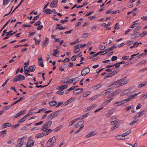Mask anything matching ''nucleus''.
<instances>
[{
  "label": "nucleus",
  "instance_id": "c03bdc74",
  "mask_svg": "<svg viewBox=\"0 0 147 147\" xmlns=\"http://www.w3.org/2000/svg\"><path fill=\"white\" fill-rule=\"evenodd\" d=\"M117 82L116 81H115V82H112L111 83H110V84L109 85V86H113V85H114V87H115V85L116 84H117Z\"/></svg>",
  "mask_w": 147,
  "mask_h": 147
},
{
  "label": "nucleus",
  "instance_id": "1a4fd4ad",
  "mask_svg": "<svg viewBox=\"0 0 147 147\" xmlns=\"http://www.w3.org/2000/svg\"><path fill=\"white\" fill-rule=\"evenodd\" d=\"M57 0H54L52 1L50 4V6L52 8H55L57 7Z\"/></svg>",
  "mask_w": 147,
  "mask_h": 147
},
{
  "label": "nucleus",
  "instance_id": "69168bd1",
  "mask_svg": "<svg viewBox=\"0 0 147 147\" xmlns=\"http://www.w3.org/2000/svg\"><path fill=\"white\" fill-rule=\"evenodd\" d=\"M81 24L82 23L80 22H77L75 25V28H76L79 26H80Z\"/></svg>",
  "mask_w": 147,
  "mask_h": 147
},
{
  "label": "nucleus",
  "instance_id": "e433bc0d",
  "mask_svg": "<svg viewBox=\"0 0 147 147\" xmlns=\"http://www.w3.org/2000/svg\"><path fill=\"white\" fill-rule=\"evenodd\" d=\"M140 93H135L134 94L131 95L130 96V97L131 98V99L134 98L137 95H138Z\"/></svg>",
  "mask_w": 147,
  "mask_h": 147
},
{
  "label": "nucleus",
  "instance_id": "4be33fe9",
  "mask_svg": "<svg viewBox=\"0 0 147 147\" xmlns=\"http://www.w3.org/2000/svg\"><path fill=\"white\" fill-rule=\"evenodd\" d=\"M89 115V113H87L86 114H85L81 116L79 119L77 118L76 119H84L85 117H87Z\"/></svg>",
  "mask_w": 147,
  "mask_h": 147
},
{
  "label": "nucleus",
  "instance_id": "393cba45",
  "mask_svg": "<svg viewBox=\"0 0 147 147\" xmlns=\"http://www.w3.org/2000/svg\"><path fill=\"white\" fill-rule=\"evenodd\" d=\"M113 90V89L112 88H109L104 91L105 94H109Z\"/></svg>",
  "mask_w": 147,
  "mask_h": 147
},
{
  "label": "nucleus",
  "instance_id": "4468645a",
  "mask_svg": "<svg viewBox=\"0 0 147 147\" xmlns=\"http://www.w3.org/2000/svg\"><path fill=\"white\" fill-rule=\"evenodd\" d=\"M83 90V89L82 88H78L74 90L73 91V93L74 94H76L80 92L82 90Z\"/></svg>",
  "mask_w": 147,
  "mask_h": 147
},
{
  "label": "nucleus",
  "instance_id": "f8f14e48",
  "mask_svg": "<svg viewBox=\"0 0 147 147\" xmlns=\"http://www.w3.org/2000/svg\"><path fill=\"white\" fill-rule=\"evenodd\" d=\"M26 112V110H24L21 111L19 113L17 114L15 116H14V118H16L20 115H23Z\"/></svg>",
  "mask_w": 147,
  "mask_h": 147
},
{
  "label": "nucleus",
  "instance_id": "20e7f679",
  "mask_svg": "<svg viewBox=\"0 0 147 147\" xmlns=\"http://www.w3.org/2000/svg\"><path fill=\"white\" fill-rule=\"evenodd\" d=\"M25 79V77L22 75H18L15 76L13 80V82L14 83L19 81H22Z\"/></svg>",
  "mask_w": 147,
  "mask_h": 147
},
{
  "label": "nucleus",
  "instance_id": "09e8293b",
  "mask_svg": "<svg viewBox=\"0 0 147 147\" xmlns=\"http://www.w3.org/2000/svg\"><path fill=\"white\" fill-rule=\"evenodd\" d=\"M113 65V67L115 66V68L116 69L117 68H118V67L120 66V65L119 64V63H115L114 65Z\"/></svg>",
  "mask_w": 147,
  "mask_h": 147
},
{
  "label": "nucleus",
  "instance_id": "680f3d73",
  "mask_svg": "<svg viewBox=\"0 0 147 147\" xmlns=\"http://www.w3.org/2000/svg\"><path fill=\"white\" fill-rule=\"evenodd\" d=\"M76 59V55H74L72 56L71 57V60L73 61H75Z\"/></svg>",
  "mask_w": 147,
  "mask_h": 147
},
{
  "label": "nucleus",
  "instance_id": "412c9836",
  "mask_svg": "<svg viewBox=\"0 0 147 147\" xmlns=\"http://www.w3.org/2000/svg\"><path fill=\"white\" fill-rule=\"evenodd\" d=\"M95 107H96V106L94 105H91L85 109L84 111H87L91 109H92L94 108Z\"/></svg>",
  "mask_w": 147,
  "mask_h": 147
},
{
  "label": "nucleus",
  "instance_id": "de8ad7c7",
  "mask_svg": "<svg viewBox=\"0 0 147 147\" xmlns=\"http://www.w3.org/2000/svg\"><path fill=\"white\" fill-rule=\"evenodd\" d=\"M117 47L115 45H113V46L109 48V51H113L114 49L115 48Z\"/></svg>",
  "mask_w": 147,
  "mask_h": 147
},
{
  "label": "nucleus",
  "instance_id": "7c9ffc66",
  "mask_svg": "<svg viewBox=\"0 0 147 147\" xmlns=\"http://www.w3.org/2000/svg\"><path fill=\"white\" fill-rule=\"evenodd\" d=\"M29 71L31 72H33L35 70V67L34 66H31L29 67Z\"/></svg>",
  "mask_w": 147,
  "mask_h": 147
},
{
  "label": "nucleus",
  "instance_id": "9b49d317",
  "mask_svg": "<svg viewBox=\"0 0 147 147\" xmlns=\"http://www.w3.org/2000/svg\"><path fill=\"white\" fill-rule=\"evenodd\" d=\"M45 12H46V14H50L52 13H57L55 9L51 10L49 9H47L45 10Z\"/></svg>",
  "mask_w": 147,
  "mask_h": 147
},
{
  "label": "nucleus",
  "instance_id": "a878e982",
  "mask_svg": "<svg viewBox=\"0 0 147 147\" xmlns=\"http://www.w3.org/2000/svg\"><path fill=\"white\" fill-rule=\"evenodd\" d=\"M117 139L119 140H125V138H124L123 136H122V134L121 135H118L117 136Z\"/></svg>",
  "mask_w": 147,
  "mask_h": 147
},
{
  "label": "nucleus",
  "instance_id": "c9c22d12",
  "mask_svg": "<svg viewBox=\"0 0 147 147\" xmlns=\"http://www.w3.org/2000/svg\"><path fill=\"white\" fill-rule=\"evenodd\" d=\"M141 28L140 26H138L133 29V32H137L138 30Z\"/></svg>",
  "mask_w": 147,
  "mask_h": 147
},
{
  "label": "nucleus",
  "instance_id": "7ed1b4c3",
  "mask_svg": "<svg viewBox=\"0 0 147 147\" xmlns=\"http://www.w3.org/2000/svg\"><path fill=\"white\" fill-rule=\"evenodd\" d=\"M56 137L54 136L49 139L47 142V147H50L52 146L56 141Z\"/></svg>",
  "mask_w": 147,
  "mask_h": 147
},
{
  "label": "nucleus",
  "instance_id": "c756f323",
  "mask_svg": "<svg viewBox=\"0 0 147 147\" xmlns=\"http://www.w3.org/2000/svg\"><path fill=\"white\" fill-rule=\"evenodd\" d=\"M10 21V20H8L7 22L4 25L3 27L0 30V33L6 27V26L8 25L9 24V21Z\"/></svg>",
  "mask_w": 147,
  "mask_h": 147
},
{
  "label": "nucleus",
  "instance_id": "774afa93",
  "mask_svg": "<svg viewBox=\"0 0 147 147\" xmlns=\"http://www.w3.org/2000/svg\"><path fill=\"white\" fill-rule=\"evenodd\" d=\"M132 145L128 143H127L125 144V146L126 147H132Z\"/></svg>",
  "mask_w": 147,
  "mask_h": 147
},
{
  "label": "nucleus",
  "instance_id": "13d9d810",
  "mask_svg": "<svg viewBox=\"0 0 147 147\" xmlns=\"http://www.w3.org/2000/svg\"><path fill=\"white\" fill-rule=\"evenodd\" d=\"M41 24V22L40 21H38L34 24V25L35 26H38L40 25Z\"/></svg>",
  "mask_w": 147,
  "mask_h": 147
},
{
  "label": "nucleus",
  "instance_id": "c85d7f7f",
  "mask_svg": "<svg viewBox=\"0 0 147 147\" xmlns=\"http://www.w3.org/2000/svg\"><path fill=\"white\" fill-rule=\"evenodd\" d=\"M131 130H128L127 131H126V132L123 133L122 134V136H123L124 137L127 136L131 132Z\"/></svg>",
  "mask_w": 147,
  "mask_h": 147
},
{
  "label": "nucleus",
  "instance_id": "8fccbe9b",
  "mask_svg": "<svg viewBox=\"0 0 147 147\" xmlns=\"http://www.w3.org/2000/svg\"><path fill=\"white\" fill-rule=\"evenodd\" d=\"M39 16L40 14H39L37 16L34 17L33 19H32V20L33 21H36V20L37 19H38L39 18Z\"/></svg>",
  "mask_w": 147,
  "mask_h": 147
},
{
  "label": "nucleus",
  "instance_id": "dca6fc26",
  "mask_svg": "<svg viewBox=\"0 0 147 147\" xmlns=\"http://www.w3.org/2000/svg\"><path fill=\"white\" fill-rule=\"evenodd\" d=\"M49 104L50 106L53 107L57 104V102L56 100H52L49 102Z\"/></svg>",
  "mask_w": 147,
  "mask_h": 147
},
{
  "label": "nucleus",
  "instance_id": "cd10ccee",
  "mask_svg": "<svg viewBox=\"0 0 147 147\" xmlns=\"http://www.w3.org/2000/svg\"><path fill=\"white\" fill-rule=\"evenodd\" d=\"M122 104L121 101L116 102L114 103L113 104V105L115 107H117L119 106H121L122 105Z\"/></svg>",
  "mask_w": 147,
  "mask_h": 147
},
{
  "label": "nucleus",
  "instance_id": "f3484780",
  "mask_svg": "<svg viewBox=\"0 0 147 147\" xmlns=\"http://www.w3.org/2000/svg\"><path fill=\"white\" fill-rule=\"evenodd\" d=\"M13 32L12 30H10L9 32H7L6 33V34L5 35L6 37L3 38V40H5L8 38H9V37L8 36H11L12 35L11 32Z\"/></svg>",
  "mask_w": 147,
  "mask_h": 147
},
{
  "label": "nucleus",
  "instance_id": "338daca9",
  "mask_svg": "<svg viewBox=\"0 0 147 147\" xmlns=\"http://www.w3.org/2000/svg\"><path fill=\"white\" fill-rule=\"evenodd\" d=\"M92 136H93L96 135L97 134V133L95 131H92L90 132Z\"/></svg>",
  "mask_w": 147,
  "mask_h": 147
},
{
  "label": "nucleus",
  "instance_id": "423d86ee",
  "mask_svg": "<svg viewBox=\"0 0 147 147\" xmlns=\"http://www.w3.org/2000/svg\"><path fill=\"white\" fill-rule=\"evenodd\" d=\"M90 71V69L88 67H86L82 69L81 71V74L82 76L86 75L89 73Z\"/></svg>",
  "mask_w": 147,
  "mask_h": 147
},
{
  "label": "nucleus",
  "instance_id": "f03ea898",
  "mask_svg": "<svg viewBox=\"0 0 147 147\" xmlns=\"http://www.w3.org/2000/svg\"><path fill=\"white\" fill-rule=\"evenodd\" d=\"M126 77L123 78L120 80H118L117 82V84L115 85V87H118L122 86L127 83V81L126 80Z\"/></svg>",
  "mask_w": 147,
  "mask_h": 147
},
{
  "label": "nucleus",
  "instance_id": "6e6d98bb",
  "mask_svg": "<svg viewBox=\"0 0 147 147\" xmlns=\"http://www.w3.org/2000/svg\"><path fill=\"white\" fill-rule=\"evenodd\" d=\"M20 125V124H18L16 125H13L12 126L11 128L14 129Z\"/></svg>",
  "mask_w": 147,
  "mask_h": 147
},
{
  "label": "nucleus",
  "instance_id": "864d4df0",
  "mask_svg": "<svg viewBox=\"0 0 147 147\" xmlns=\"http://www.w3.org/2000/svg\"><path fill=\"white\" fill-rule=\"evenodd\" d=\"M117 59V57L116 56H113L111 58V60L113 61L116 60Z\"/></svg>",
  "mask_w": 147,
  "mask_h": 147
},
{
  "label": "nucleus",
  "instance_id": "b1692460",
  "mask_svg": "<svg viewBox=\"0 0 147 147\" xmlns=\"http://www.w3.org/2000/svg\"><path fill=\"white\" fill-rule=\"evenodd\" d=\"M0 136L1 137H4L7 134V131L4 130L0 132Z\"/></svg>",
  "mask_w": 147,
  "mask_h": 147
},
{
  "label": "nucleus",
  "instance_id": "603ef678",
  "mask_svg": "<svg viewBox=\"0 0 147 147\" xmlns=\"http://www.w3.org/2000/svg\"><path fill=\"white\" fill-rule=\"evenodd\" d=\"M67 81L66 82V84H70L72 82H73V80L72 79V78L70 79H69L68 80H67Z\"/></svg>",
  "mask_w": 147,
  "mask_h": 147
},
{
  "label": "nucleus",
  "instance_id": "473e14b6",
  "mask_svg": "<svg viewBox=\"0 0 147 147\" xmlns=\"http://www.w3.org/2000/svg\"><path fill=\"white\" fill-rule=\"evenodd\" d=\"M24 69L25 71L24 73L25 74H27V73H29L30 72L29 70L27 69V66L25 65L24 66Z\"/></svg>",
  "mask_w": 147,
  "mask_h": 147
},
{
  "label": "nucleus",
  "instance_id": "6ab92c4d",
  "mask_svg": "<svg viewBox=\"0 0 147 147\" xmlns=\"http://www.w3.org/2000/svg\"><path fill=\"white\" fill-rule=\"evenodd\" d=\"M74 98H71L67 101H66L64 103L65 105L66 106L70 103L72 101L74 100Z\"/></svg>",
  "mask_w": 147,
  "mask_h": 147
},
{
  "label": "nucleus",
  "instance_id": "9d476101",
  "mask_svg": "<svg viewBox=\"0 0 147 147\" xmlns=\"http://www.w3.org/2000/svg\"><path fill=\"white\" fill-rule=\"evenodd\" d=\"M49 42V38L46 37L45 40L42 42V46L43 47H45V46L47 45Z\"/></svg>",
  "mask_w": 147,
  "mask_h": 147
},
{
  "label": "nucleus",
  "instance_id": "5fc2aeb1",
  "mask_svg": "<svg viewBox=\"0 0 147 147\" xmlns=\"http://www.w3.org/2000/svg\"><path fill=\"white\" fill-rule=\"evenodd\" d=\"M137 122V120H134L133 121L131 122L130 124L129 125H133V124L136 123Z\"/></svg>",
  "mask_w": 147,
  "mask_h": 147
},
{
  "label": "nucleus",
  "instance_id": "a19ab883",
  "mask_svg": "<svg viewBox=\"0 0 147 147\" xmlns=\"http://www.w3.org/2000/svg\"><path fill=\"white\" fill-rule=\"evenodd\" d=\"M73 80V82H75L76 83L77 82H78L79 79V78L78 77H76L74 78H72Z\"/></svg>",
  "mask_w": 147,
  "mask_h": 147
},
{
  "label": "nucleus",
  "instance_id": "49530a36",
  "mask_svg": "<svg viewBox=\"0 0 147 147\" xmlns=\"http://www.w3.org/2000/svg\"><path fill=\"white\" fill-rule=\"evenodd\" d=\"M14 140L13 139L9 140L7 142V143L8 144H10L12 143H13Z\"/></svg>",
  "mask_w": 147,
  "mask_h": 147
},
{
  "label": "nucleus",
  "instance_id": "bb28decb",
  "mask_svg": "<svg viewBox=\"0 0 147 147\" xmlns=\"http://www.w3.org/2000/svg\"><path fill=\"white\" fill-rule=\"evenodd\" d=\"M91 93V92L90 91H87L84 92L82 94V96L84 97H86L90 95Z\"/></svg>",
  "mask_w": 147,
  "mask_h": 147
},
{
  "label": "nucleus",
  "instance_id": "bf43d9fd",
  "mask_svg": "<svg viewBox=\"0 0 147 147\" xmlns=\"http://www.w3.org/2000/svg\"><path fill=\"white\" fill-rule=\"evenodd\" d=\"M43 27V26L42 25H39L37 27L36 29L38 30H41L42 28Z\"/></svg>",
  "mask_w": 147,
  "mask_h": 147
},
{
  "label": "nucleus",
  "instance_id": "37998d69",
  "mask_svg": "<svg viewBox=\"0 0 147 147\" xmlns=\"http://www.w3.org/2000/svg\"><path fill=\"white\" fill-rule=\"evenodd\" d=\"M119 124H116V125L113 126L111 128V129L112 130V131L114 129H115L118 127L119 126Z\"/></svg>",
  "mask_w": 147,
  "mask_h": 147
},
{
  "label": "nucleus",
  "instance_id": "3c124183",
  "mask_svg": "<svg viewBox=\"0 0 147 147\" xmlns=\"http://www.w3.org/2000/svg\"><path fill=\"white\" fill-rule=\"evenodd\" d=\"M113 99V98H110L109 100H107L105 102L106 103L105 104V105L107 104L110 102Z\"/></svg>",
  "mask_w": 147,
  "mask_h": 147
},
{
  "label": "nucleus",
  "instance_id": "4d7b16f0",
  "mask_svg": "<svg viewBox=\"0 0 147 147\" xmlns=\"http://www.w3.org/2000/svg\"><path fill=\"white\" fill-rule=\"evenodd\" d=\"M118 122L117 120H115L113 121H112L111 122L110 124L111 125H113L117 123Z\"/></svg>",
  "mask_w": 147,
  "mask_h": 147
},
{
  "label": "nucleus",
  "instance_id": "72a5a7b5",
  "mask_svg": "<svg viewBox=\"0 0 147 147\" xmlns=\"http://www.w3.org/2000/svg\"><path fill=\"white\" fill-rule=\"evenodd\" d=\"M134 107L133 105H131L130 106H129L125 108V110L127 111H129L131 109L133 108Z\"/></svg>",
  "mask_w": 147,
  "mask_h": 147
},
{
  "label": "nucleus",
  "instance_id": "4c0bfd02",
  "mask_svg": "<svg viewBox=\"0 0 147 147\" xmlns=\"http://www.w3.org/2000/svg\"><path fill=\"white\" fill-rule=\"evenodd\" d=\"M10 2V0H3V5H6L8 4Z\"/></svg>",
  "mask_w": 147,
  "mask_h": 147
},
{
  "label": "nucleus",
  "instance_id": "a211bd4d",
  "mask_svg": "<svg viewBox=\"0 0 147 147\" xmlns=\"http://www.w3.org/2000/svg\"><path fill=\"white\" fill-rule=\"evenodd\" d=\"M45 136V131L43 132L42 133H38L36 134L35 136V137L37 138H40Z\"/></svg>",
  "mask_w": 147,
  "mask_h": 147
},
{
  "label": "nucleus",
  "instance_id": "2f4dec72",
  "mask_svg": "<svg viewBox=\"0 0 147 147\" xmlns=\"http://www.w3.org/2000/svg\"><path fill=\"white\" fill-rule=\"evenodd\" d=\"M53 51L55 52L53 53V56L55 57H57L56 54H58L60 53V52L59 51H57L56 49L54 50Z\"/></svg>",
  "mask_w": 147,
  "mask_h": 147
},
{
  "label": "nucleus",
  "instance_id": "f257e3e1",
  "mask_svg": "<svg viewBox=\"0 0 147 147\" xmlns=\"http://www.w3.org/2000/svg\"><path fill=\"white\" fill-rule=\"evenodd\" d=\"M106 71L109 72V73L106 75L104 77L106 79L108 78L112 77L117 73L116 71V69L115 68H113L112 69H108L105 70Z\"/></svg>",
  "mask_w": 147,
  "mask_h": 147
},
{
  "label": "nucleus",
  "instance_id": "f704fd0d",
  "mask_svg": "<svg viewBox=\"0 0 147 147\" xmlns=\"http://www.w3.org/2000/svg\"><path fill=\"white\" fill-rule=\"evenodd\" d=\"M129 90H126L125 91H124L123 92H122L121 93V95L123 96L124 95H125L128 93L129 92Z\"/></svg>",
  "mask_w": 147,
  "mask_h": 147
},
{
  "label": "nucleus",
  "instance_id": "5701e85b",
  "mask_svg": "<svg viewBox=\"0 0 147 147\" xmlns=\"http://www.w3.org/2000/svg\"><path fill=\"white\" fill-rule=\"evenodd\" d=\"M52 130L49 129H46L45 131V135H48L52 131Z\"/></svg>",
  "mask_w": 147,
  "mask_h": 147
},
{
  "label": "nucleus",
  "instance_id": "ddd939ff",
  "mask_svg": "<svg viewBox=\"0 0 147 147\" xmlns=\"http://www.w3.org/2000/svg\"><path fill=\"white\" fill-rule=\"evenodd\" d=\"M67 85L66 84L63 85L57 86L56 89L57 90H63L67 88Z\"/></svg>",
  "mask_w": 147,
  "mask_h": 147
},
{
  "label": "nucleus",
  "instance_id": "e2e57ef3",
  "mask_svg": "<svg viewBox=\"0 0 147 147\" xmlns=\"http://www.w3.org/2000/svg\"><path fill=\"white\" fill-rule=\"evenodd\" d=\"M147 34V32H144L142 33L140 35V36L141 37H142L144 36L145 35H146Z\"/></svg>",
  "mask_w": 147,
  "mask_h": 147
},
{
  "label": "nucleus",
  "instance_id": "79ce46f5",
  "mask_svg": "<svg viewBox=\"0 0 147 147\" xmlns=\"http://www.w3.org/2000/svg\"><path fill=\"white\" fill-rule=\"evenodd\" d=\"M57 93L60 95H62L64 93V91L63 90H59L57 92Z\"/></svg>",
  "mask_w": 147,
  "mask_h": 147
},
{
  "label": "nucleus",
  "instance_id": "0e129e2a",
  "mask_svg": "<svg viewBox=\"0 0 147 147\" xmlns=\"http://www.w3.org/2000/svg\"><path fill=\"white\" fill-rule=\"evenodd\" d=\"M147 83L146 82H145L144 84H140L139 86H138V88H141L142 87L144 86H145L146 85V84Z\"/></svg>",
  "mask_w": 147,
  "mask_h": 147
},
{
  "label": "nucleus",
  "instance_id": "0eeeda50",
  "mask_svg": "<svg viewBox=\"0 0 147 147\" xmlns=\"http://www.w3.org/2000/svg\"><path fill=\"white\" fill-rule=\"evenodd\" d=\"M52 124V121H49L48 122H47L43 125V127L42 128V130L45 131L46 129L49 127Z\"/></svg>",
  "mask_w": 147,
  "mask_h": 147
},
{
  "label": "nucleus",
  "instance_id": "58836bf2",
  "mask_svg": "<svg viewBox=\"0 0 147 147\" xmlns=\"http://www.w3.org/2000/svg\"><path fill=\"white\" fill-rule=\"evenodd\" d=\"M147 98V94L142 95L140 98V99L144 100Z\"/></svg>",
  "mask_w": 147,
  "mask_h": 147
},
{
  "label": "nucleus",
  "instance_id": "6e6552de",
  "mask_svg": "<svg viewBox=\"0 0 147 147\" xmlns=\"http://www.w3.org/2000/svg\"><path fill=\"white\" fill-rule=\"evenodd\" d=\"M59 111H57L53 112L48 117V118L50 119H52L57 116L59 114Z\"/></svg>",
  "mask_w": 147,
  "mask_h": 147
},
{
  "label": "nucleus",
  "instance_id": "aec40b11",
  "mask_svg": "<svg viewBox=\"0 0 147 147\" xmlns=\"http://www.w3.org/2000/svg\"><path fill=\"white\" fill-rule=\"evenodd\" d=\"M101 86V84H98L96 86H93L92 88L94 90H96L99 89Z\"/></svg>",
  "mask_w": 147,
  "mask_h": 147
},
{
  "label": "nucleus",
  "instance_id": "052dcab7",
  "mask_svg": "<svg viewBox=\"0 0 147 147\" xmlns=\"http://www.w3.org/2000/svg\"><path fill=\"white\" fill-rule=\"evenodd\" d=\"M105 48V45H101V46L99 47V48L100 50H103Z\"/></svg>",
  "mask_w": 147,
  "mask_h": 147
},
{
  "label": "nucleus",
  "instance_id": "39448f33",
  "mask_svg": "<svg viewBox=\"0 0 147 147\" xmlns=\"http://www.w3.org/2000/svg\"><path fill=\"white\" fill-rule=\"evenodd\" d=\"M32 139V138L31 137L28 138L29 141L27 142L26 146V147H31L34 145V142Z\"/></svg>",
  "mask_w": 147,
  "mask_h": 147
},
{
  "label": "nucleus",
  "instance_id": "ea45409f",
  "mask_svg": "<svg viewBox=\"0 0 147 147\" xmlns=\"http://www.w3.org/2000/svg\"><path fill=\"white\" fill-rule=\"evenodd\" d=\"M62 126L61 125H60L58 127L54 129V131L56 132L57 131H58L61 128Z\"/></svg>",
  "mask_w": 147,
  "mask_h": 147
},
{
  "label": "nucleus",
  "instance_id": "a18cd8bd",
  "mask_svg": "<svg viewBox=\"0 0 147 147\" xmlns=\"http://www.w3.org/2000/svg\"><path fill=\"white\" fill-rule=\"evenodd\" d=\"M88 36V34L87 33H84L82 35V37L83 38H86Z\"/></svg>",
  "mask_w": 147,
  "mask_h": 147
},
{
  "label": "nucleus",
  "instance_id": "2eb2a0df",
  "mask_svg": "<svg viewBox=\"0 0 147 147\" xmlns=\"http://www.w3.org/2000/svg\"><path fill=\"white\" fill-rule=\"evenodd\" d=\"M11 123H3L1 126L2 129H3L7 127L11 126Z\"/></svg>",
  "mask_w": 147,
  "mask_h": 147
}]
</instances>
